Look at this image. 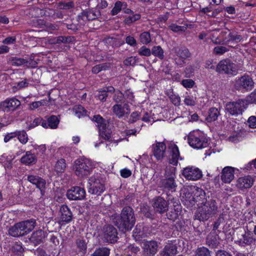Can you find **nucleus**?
I'll list each match as a JSON object with an SVG mask.
<instances>
[{
    "instance_id": "nucleus-3",
    "label": "nucleus",
    "mask_w": 256,
    "mask_h": 256,
    "mask_svg": "<svg viewBox=\"0 0 256 256\" xmlns=\"http://www.w3.org/2000/svg\"><path fill=\"white\" fill-rule=\"evenodd\" d=\"M188 142L190 146L196 149L205 148L208 145L206 134L199 130L191 132L188 136Z\"/></svg>"
},
{
    "instance_id": "nucleus-42",
    "label": "nucleus",
    "mask_w": 256,
    "mask_h": 256,
    "mask_svg": "<svg viewBox=\"0 0 256 256\" xmlns=\"http://www.w3.org/2000/svg\"><path fill=\"white\" fill-rule=\"evenodd\" d=\"M152 54L162 60L164 58V52L160 46H154L152 48L151 50Z\"/></svg>"
},
{
    "instance_id": "nucleus-4",
    "label": "nucleus",
    "mask_w": 256,
    "mask_h": 256,
    "mask_svg": "<svg viewBox=\"0 0 256 256\" xmlns=\"http://www.w3.org/2000/svg\"><path fill=\"white\" fill-rule=\"evenodd\" d=\"M94 167V164L91 160L84 158L75 160L74 169L77 176L83 178L90 174Z\"/></svg>"
},
{
    "instance_id": "nucleus-22",
    "label": "nucleus",
    "mask_w": 256,
    "mask_h": 256,
    "mask_svg": "<svg viewBox=\"0 0 256 256\" xmlns=\"http://www.w3.org/2000/svg\"><path fill=\"white\" fill-rule=\"evenodd\" d=\"M192 192L196 204L197 203L198 206L201 204V202H204L208 198L204 190L201 188L194 187Z\"/></svg>"
},
{
    "instance_id": "nucleus-62",
    "label": "nucleus",
    "mask_w": 256,
    "mask_h": 256,
    "mask_svg": "<svg viewBox=\"0 0 256 256\" xmlns=\"http://www.w3.org/2000/svg\"><path fill=\"white\" fill-rule=\"evenodd\" d=\"M140 119V116L138 112H133L130 116L129 123L132 124Z\"/></svg>"
},
{
    "instance_id": "nucleus-28",
    "label": "nucleus",
    "mask_w": 256,
    "mask_h": 256,
    "mask_svg": "<svg viewBox=\"0 0 256 256\" xmlns=\"http://www.w3.org/2000/svg\"><path fill=\"white\" fill-rule=\"evenodd\" d=\"M228 31L229 32V33L227 36L225 38V42L226 44H237L242 40V36L238 34L237 32H230L228 30Z\"/></svg>"
},
{
    "instance_id": "nucleus-46",
    "label": "nucleus",
    "mask_w": 256,
    "mask_h": 256,
    "mask_svg": "<svg viewBox=\"0 0 256 256\" xmlns=\"http://www.w3.org/2000/svg\"><path fill=\"white\" fill-rule=\"evenodd\" d=\"M109 68L106 64H101L94 66L92 70V72L95 74H98L102 70H106Z\"/></svg>"
},
{
    "instance_id": "nucleus-12",
    "label": "nucleus",
    "mask_w": 256,
    "mask_h": 256,
    "mask_svg": "<svg viewBox=\"0 0 256 256\" xmlns=\"http://www.w3.org/2000/svg\"><path fill=\"white\" fill-rule=\"evenodd\" d=\"M182 176L188 180H196L202 176L201 170L194 166H187L184 168Z\"/></svg>"
},
{
    "instance_id": "nucleus-37",
    "label": "nucleus",
    "mask_w": 256,
    "mask_h": 256,
    "mask_svg": "<svg viewBox=\"0 0 256 256\" xmlns=\"http://www.w3.org/2000/svg\"><path fill=\"white\" fill-rule=\"evenodd\" d=\"M220 114V113L218 108H212L209 110L208 114L207 116L206 120L208 122H214L218 119Z\"/></svg>"
},
{
    "instance_id": "nucleus-13",
    "label": "nucleus",
    "mask_w": 256,
    "mask_h": 256,
    "mask_svg": "<svg viewBox=\"0 0 256 256\" xmlns=\"http://www.w3.org/2000/svg\"><path fill=\"white\" fill-rule=\"evenodd\" d=\"M67 198L70 200H81L86 196L85 190L79 186H74L67 191Z\"/></svg>"
},
{
    "instance_id": "nucleus-53",
    "label": "nucleus",
    "mask_w": 256,
    "mask_h": 256,
    "mask_svg": "<svg viewBox=\"0 0 256 256\" xmlns=\"http://www.w3.org/2000/svg\"><path fill=\"white\" fill-rule=\"evenodd\" d=\"M229 49L224 46H216L213 50L214 54L218 55H222L228 52Z\"/></svg>"
},
{
    "instance_id": "nucleus-20",
    "label": "nucleus",
    "mask_w": 256,
    "mask_h": 256,
    "mask_svg": "<svg viewBox=\"0 0 256 256\" xmlns=\"http://www.w3.org/2000/svg\"><path fill=\"white\" fill-rule=\"evenodd\" d=\"M153 207L154 210L160 214L166 212L168 210L167 202L160 196H158L154 199Z\"/></svg>"
},
{
    "instance_id": "nucleus-35",
    "label": "nucleus",
    "mask_w": 256,
    "mask_h": 256,
    "mask_svg": "<svg viewBox=\"0 0 256 256\" xmlns=\"http://www.w3.org/2000/svg\"><path fill=\"white\" fill-rule=\"evenodd\" d=\"M206 244L211 248H216L220 244L218 236L214 234H209L206 238Z\"/></svg>"
},
{
    "instance_id": "nucleus-26",
    "label": "nucleus",
    "mask_w": 256,
    "mask_h": 256,
    "mask_svg": "<svg viewBox=\"0 0 256 256\" xmlns=\"http://www.w3.org/2000/svg\"><path fill=\"white\" fill-rule=\"evenodd\" d=\"M22 227L24 236L32 232L36 226V221L34 219H30L20 222Z\"/></svg>"
},
{
    "instance_id": "nucleus-60",
    "label": "nucleus",
    "mask_w": 256,
    "mask_h": 256,
    "mask_svg": "<svg viewBox=\"0 0 256 256\" xmlns=\"http://www.w3.org/2000/svg\"><path fill=\"white\" fill-rule=\"evenodd\" d=\"M248 103H256V89H255L252 92H251L244 100Z\"/></svg>"
},
{
    "instance_id": "nucleus-43",
    "label": "nucleus",
    "mask_w": 256,
    "mask_h": 256,
    "mask_svg": "<svg viewBox=\"0 0 256 256\" xmlns=\"http://www.w3.org/2000/svg\"><path fill=\"white\" fill-rule=\"evenodd\" d=\"M48 122L49 128L54 129L57 128L60 120L57 116L52 115L48 118Z\"/></svg>"
},
{
    "instance_id": "nucleus-17",
    "label": "nucleus",
    "mask_w": 256,
    "mask_h": 256,
    "mask_svg": "<svg viewBox=\"0 0 256 256\" xmlns=\"http://www.w3.org/2000/svg\"><path fill=\"white\" fill-rule=\"evenodd\" d=\"M100 16V12L97 10H90L83 11L80 15L78 16L77 20L78 22L81 23V21L84 22L86 20H93Z\"/></svg>"
},
{
    "instance_id": "nucleus-49",
    "label": "nucleus",
    "mask_w": 256,
    "mask_h": 256,
    "mask_svg": "<svg viewBox=\"0 0 256 256\" xmlns=\"http://www.w3.org/2000/svg\"><path fill=\"white\" fill-rule=\"evenodd\" d=\"M17 136L20 142L22 144H26L28 140V136L24 130L16 132Z\"/></svg>"
},
{
    "instance_id": "nucleus-34",
    "label": "nucleus",
    "mask_w": 256,
    "mask_h": 256,
    "mask_svg": "<svg viewBox=\"0 0 256 256\" xmlns=\"http://www.w3.org/2000/svg\"><path fill=\"white\" fill-rule=\"evenodd\" d=\"M8 234L13 237H19L23 236L22 227L20 222L15 224L10 227L8 230Z\"/></svg>"
},
{
    "instance_id": "nucleus-33",
    "label": "nucleus",
    "mask_w": 256,
    "mask_h": 256,
    "mask_svg": "<svg viewBox=\"0 0 256 256\" xmlns=\"http://www.w3.org/2000/svg\"><path fill=\"white\" fill-rule=\"evenodd\" d=\"M8 63L12 66H20L22 65L28 66V64H30L29 60L24 58L18 57H10L8 59Z\"/></svg>"
},
{
    "instance_id": "nucleus-24",
    "label": "nucleus",
    "mask_w": 256,
    "mask_h": 256,
    "mask_svg": "<svg viewBox=\"0 0 256 256\" xmlns=\"http://www.w3.org/2000/svg\"><path fill=\"white\" fill-rule=\"evenodd\" d=\"M60 219L62 222L68 223L72 220V212L66 205H62L60 208Z\"/></svg>"
},
{
    "instance_id": "nucleus-14",
    "label": "nucleus",
    "mask_w": 256,
    "mask_h": 256,
    "mask_svg": "<svg viewBox=\"0 0 256 256\" xmlns=\"http://www.w3.org/2000/svg\"><path fill=\"white\" fill-rule=\"evenodd\" d=\"M154 156L158 160H162L166 155V146L164 142H156L152 146Z\"/></svg>"
},
{
    "instance_id": "nucleus-55",
    "label": "nucleus",
    "mask_w": 256,
    "mask_h": 256,
    "mask_svg": "<svg viewBox=\"0 0 256 256\" xmlns=\"http://www.w3.org/2000/svg\"><path fill=\"white\" fill-rule=\"evenodd\" d=\"M72 37L60 36L56 38L55 42L56 44L68 43L72 41Z\"/></svg>"
},
{
    "instance_id": "nucleus-57",
    "label": "nucleus",
    "mask_w": 256,
    "mask_h": 256,
    "mask_svg": "<svg viewBox=\"0 0 256 256\" xmlns=\"http://www.w3.org/2000/svg\"><path fill=\"white\" fill-rule=\"evenodd\" d=\"M138 60V58L136 56H130L127 58L124 61V64L126 66H134Z\"/></svg>"
},
{
    "instance_id": "nucleus-7",
    "label": "nucleus",
    "mask_w": 256,
    "mask_h": 256,
    "mask_svg": "<svg viewBox=\"0 0 256 256\" xmlns=\"http://www.w3.org/2000/svg\"><path fill=\"white\" fill-rule=\"evenodd\" d=\"M248 106V104L244 100H238L236 102L227 103L226 110L231 115L237 116L242 114Z\"/></svg>"
},
{
    "instance_id": "nucleus-1",
    "label": "nucleus",
    "mask_w": 256,
    "mask_h": 256,
    "mask_svg": "<svg viewBox=\"0 0 256 256\" xmlns=\"http://www.w3.org/2000/svg\"><path fill=\"white\" fill-rule=\"evenodd\" d=\"M111 220L119 230L122 232L130 230L136 223L134 210L128 206H124L120 214H112Z\"/></svg>"
},
{
    "instance_id": "nucleus-6",
    "label": "nucleus",
    "mask_w": 256,
    "mask_h": 256,
    "mask_svg": "<svg viewBox=\"0 0 256 256\" xmlns=\"http://www.w3.org/2000/svg\"><path fill=\"white\" fill-rule=\"evenodd\" d=\"M235 242L240 246L255 244L256 239L250 232L246 231L244 228H240L236 234Z\"/></svg>"
},
{
    "instance_id": "nucleus-10",
    "label": "nucleus",
    "mask_w": 256,
    "mask_h": 256,
    "mask_svg": "<svg viewBox=\"0 0 256 256\" xmlns=\"http://www.w3.org/2000/svg\"><path fill=\"white\" fill-rule=\"evenodd\" d=\"M254 86L252 79L248 75H244L236 79L234 84V87L236 90H251Z\"/></svg>"
},
{
    "instance_id": "nucleus-32",
    "label": "nucleus",
    "mask_w": 256,
    "mask_h": 256,
    "mask_svg": "<svg viewBox=\"0 0 256 256\" xmlns=\"http://www.w3.org/2000/svg\"><path fill=\"white\" fill-rule=\"evenodd\" d=\"M182 200L184 204L188 208H192L196 204L193 192H185L182 197Z\"/></svg>"
},
{
    "instance_id": "nucleus-50",
    "label": "nucleus",
    "mask_w": 256,
    "mask_h": 256,
    "mask_svg": "<svg viewBox=\"0 0 256 256\" xmlns=\"http://www.w3.org/2000/svg\"><path fill=\"white\" fill-rule=\"evenodd\" d=\"M76 115L79 118L81 116H86V111L82 106H76L74 108Z\"/></svg>"
},
{
    "instance_id": "nucleus-61",
    "label": "nucleus",
    "mask_w": 256,
    "mask_h": 256,
    "mask_svg": "<svg viewBox=\"0 0 256 256\" xmlns=\"http://www.w3.org/2000/svg\"><path fill=\"white\" fill-rule=\"evenodd\" d=\"M107 91L106 90H100L98 92L96 96L102 102H106L108 97Z\"/></svg>"
},
{
    "instance_id": "nucleus-15",
    "label": "nucleus",
    "mask_w": 256,
    "mask_h": 256,
    "mask_svg": "<svg viewBox=\"0 0 256 256\" xmlns=\"http://www.w3.org/2000/svg\"><path fill=\"white\" fill-rule=\"evenodd\" d=\"M27 180L35 185L40 190L42 196H44L46 186V181L44 179L36 175L30 174L28 176Z\"/></svg>"
},
{
    "instance_id": "nucleus-40",
    "label": "nucleus",
    "mask_w": 256,
    "mask_h": 256,
    "mask_svg": "<svg viewBox=\"0 0 256 256\" xmlns=\"http://www.w3.org/2000/svg\"><path fill=\"white\" fill-rule=\"evenodd\" d=\"M127 6L126 2H122L120 1H116L114 4V7L111 10V14L112 16L117 14L123 8Z\"/></svg>"
},
{
    "instance_id": "nucleus-51",
    "label": "nucleus",
    "mask_w": 256,
    "mask_h": 256,
    "mask_svg": "<svg viewBox=\"0 0 256 256\" xmlns=\"http://www.w3.org/2000/svg\"><path fill=\"white\" fill-rule=\"evenodd\" d=\"M140 18V16L139 14H134L132 16H130L126 18L124 20V22L129 25L132 22L138 20Z\"/></svg>"
},
{
    "instance_id": "nucleus-25",
    "label": "nucleus",
    "mask_w": 256,
    "mask_h": 256,
    "mask_svg": "<svg viewBox=\"0 0 256 256\" xmlns=\"http://www.w3.org/2000/svg\"><path fill=\"white\" fill-rule=\"evenodd\" d=\"M45 237L46 233L43 230H36L32 234L30 241L34 246H36L42 242Z\"/></svg>"
},
{
    "instance_id": "nucleus-54",
    "label": "nucleus",
    "mask_w": 256,
    "mask_h": 256,
    "mask_svg": "<svg viewBox=\"0 0 256 256\" xmlns=\"http://www.w3.org/2000/svg\"><path fill=\"white\" fill-rule=\"evenodd\" d=\"M138 52L142 56H150L152 54L151 50L145 46H142L138 50Z\"/></svg>"
},
{
    "instance_id": "nucleus-8",
    "label": "nucleus",
    "mask_w": 256,
    "mask_h": 256,
    "mask_svg": "<svg viewBox=\"0 0 256 256\" xmlns=\"http://www.w3.org/2000/svg\"><path fill=\"white\" fill-rule=\"evenodd\" d=\"M100 236L104 242L114 244L118 240L117 230L111 225L104 226Z\"/></svg>"
},
{
    "instance_id": "nucleus-2",
    "label": "nucleus",
    "mask_w": 256,
    "mask_h": 256,
    "mask_svg": "<svg viewBox=\"0 0 256 256\" xmlns=\"http://www.w3.org/2000/svg\"><path fill=\"white\" fill-rule=\"evenodd\" d=\"M218 212V204L214 197L208 196L207 200L201 202L195 214V218L200 221L207 220Z\"/></svg>"
},
{
    "instance_id": "nucleus-59",
    "label": "nucleus",
    "mask_w": 256,
    "mask_h": 256,
    "mask_svg": "<svg viewBox=\"0 0 256 256\" xmlns=\"http://www.w3.org/2000/svg\"><path fill=\"white\" fill-rule=\"evenodd\" d=\"M170 102L176 106H178L180 104V98L178 95L172 94L169 96Z\"/></svg>"
},
{
    "instance_id": "nucleus-47",
    "label": "nucleus",
    "mask_w": 256,
    "mask_h": 256,
    "mask_svg": "<svg viewBox=\"0 0 256 256\" xmlns=\"http://www.w3.org/2000/svg\"><path fill=\"white\" fill-rule=\"evenodd\" d=\"M92 120L98 124V126L99 128L102 129L104 126H106L104 120L100 115L94 116Z\"/></svg>"
},
{
    "instance_id": "nucleus-52",
    "label": "nucleus",
    "mask_w": 256,
    "mask_h": 256,
    "mask_svg": "<svg viewBox=\"0 0 256 256\" xmlns=\"http://www.w3.org/2000/svg\"><path fill=\"white\" fill-rule=\"evenodd\" d=\"M196 98L192 96L187 95L185 96L184 103L188 106H194L196 104Z\"/></svg>"
},
{
    "instance_id": "nucleus-45",
    "label": "nucleus",
    "mask_w": 256,
    "mask_h": 256,
    "mask_svg": "<svg viewBox=\"0 0 256 256\" xmlns=\"http://www.w3.org/2000/svg\"><path fill=\"white\" fill-rule=\"evenodd\" d=\"M140 42L146 44L151 42L150 34L148 32H144L142 33L140 36Z\"/></svg>"
},
{
    "instance_id": "nucleus-56",
    "label": "nucleus",
    "mask_w": 256,
    "mask_h": 256,
    "mask_svg": "<svg viewBox=\"0 0 256 256\" xmlns=\"http://www.w3.org/2000/svg\"><path fill=\"white\" fill-rule=\"evenodd\" d=\"M100 135L106 140H109L110 138V133L106 130V126L102 129L99 128Z\"/></svg>"
},
{
    "instance_id": "nucleus-19",
    "label": "nucleus",
    "mask_w": 256,
    "mask_h": 256,
    "mask_svg": "<svg viewBox=\"0 0 256 256\" xmlns=\"http://www.w3.org/2000/svg\"><path fill=\"white\" fill-rule=\"evenodd\" d=\"M176 178H163L160 182V187L166 191L175 192L177 187Z\"/></svg>"
},
{
    "instance_id": "nucleus-18",
    "label": "nucleus",
    "mask_w": 256,
    "mask_h": 256,
    "mask_svg": "<svg viewBox=\"0 0 256 256\" xmlns=\"http://www.w3.org/2000/svg\"><path fill=\"white\" fill-rule=\"evenodd\" d=\"M158 245L154 240L146 241L143 244V251L146 256H154L158 252Z\"/></svg>"
},
{
    "instance_id": "nucleus-11",
    "label": "nucleus",
    "mask_w": 256,
    "mask_h": 256,
    "mask_svg": "<svg viewBox=\"0 0 256 256\" xmlns=\"http://www.w3.org/2000/svg\"><path fill=\"white\" fill-rule=\"evenodd\" d=\"M21 105L20 102L14 97L8 98L0 103V108L4 112H14Z\"/></svg>"
},
{
    "instance_id": "nucleus-9",
    "label": "nucleus",
    "mask_w": 256,
    "mask_h": 256,
    "mask_svg": "<svg viewBox=\"0 0 256 256\" xmlns=\"http://www.w3.org/2000/svg\"><path fill=\"white\" fill-rule=\"evenodd\" d=\"M88 192L93 194L100 195L105 190L104 185L98 175L91 176L88 180Z\"/></svg>"
},
{
    "instance_id": "nucleus-21",
    "label": "nucleus",
    "mask_w": 256,
    "mask_h": 256,
    "mask_svg": "<svg viewBox=\"0 0 256 256\" xmlns=\"http://www.w3.org/2000/svg\"><path fill=\"white\" fill-rule=\"evenodd\" d=\"M254 182L253 178L250 176L240 177L237 180L236 186L242 190L247 189L252 186Z\"/></svg>"
},
{
    "instance_id": "nucleus-44",
    "label": "nucleus",
    "mask_w": 256,
    "mask_h": 256,
    "mask_svg": "<svg viewBox=\"0 0 256 256\" xmlns=\"http://www.w3.org/2000/svg\"><path fill=\"white\" fill-rule=\"evenodd\" d=\"M66 168V164L65 160L61 158L58 160L55 165V170L57 172H64Z\"/></svg>"
},
{
    "instance_id": "nucleus-39",
    "label": "nucleus",
    "mask_w": 256,
    "mask_h": 256,
    "mask_svg": "<svg viewBox=\"0 0 256 256\" xmlns=\"http://www.w3.org/2000/svg\"><path fill=\"white\" fill-rule=\"evenodd\" d=\"M110 250L106 247H100L96 248L94 253L92 256H109Z\"/></svg>"
},
{
    "instance_id": "nucleus-23",
    "label": "nucleus",
    "mask_w": 256,
    "mask_h": 256,
    "mask_svg": "<svg viewBox=\"0 0 256 256\" xmlns=\"http://www.w3.org/2000/svg\"><path fill=\"white\" fill-rule=\"evenodd\" d=\"M234 168L231 166H226L223 168L222 172L221 178L225 183H230L234 178Z\"/></svg>"
},
{
    "instance_id": "nucleus-64",
    "label": "nucleus",
    "mask_w": 256,
    "mask_h": 256,
    "mask_svg": "<svg viewBox=\"0 0 256 256\" xmlns=\"http://www.w3.org/2000/svg\"><path fill=\"white\" fill-rule=\"evenodd\" d=\"M247 124L248 126L251 128H256V116H250L248 121Z\"/></svg>"
},
{
    "instance_id": "nucleus-29",
    "label": "nucleus",
    "mask_w": 256,
    "mask_h": 256,
    "mask_svg": "<svg viewBox=\"0 0 256 256\" xmlns=\"http://www.w3.org/2000/svg\"><path fill=\"white\" fill-rule=\"evenodd\" d=\"M132 236L136 240H140L146 236V232L142 224H138L133 230Z\"/></svg>"
},
{
    "instance_id": "nucleus-16",
    "label": "nucleus",
    "mask_w": 256,
    "mask_h": 256,
    "mask_svg": "<svg viewBox=\"0 0 256 256\" xmlns=\"http://www.w3.org/2000/svg\"><path fill=\"white\" fill-rule=\"evenodd\" d=\"M113 113L118 118H122L130 113V108L127 102L116 104L112 107Z\"/></svg>"
},
{
    "instance_id": "nucleus-63",
    "label": "nucleus",
    "mask_w": 256,
    "mask_h": 256,
    "mask_svg": "<svg viewBox=\"0 0 256 256\" xmlns=\"http://www.w3.org/2000/svg\"><path fill=\"white\" fill-rule=\"evenodd\" d=\"M74 6V2H70L66 3L65 2H60L58 4V7L60 9L68 10L73 8Z\"/></svg>"
},
{
    "instance_id": "nucleus-58",
    "label": "nucleus",
    "mask_w": 256,
    "mask_h": 256,
    "mask_svg": "<svg viewBox=\"0 0 256 256\" xmlns=\"http://www.w3.org/2000/svg\"><path fill=\"white\" fill-rule=\"evenodd\" d=\"M169 28L174 32H185L186 30V27L184 26H180L176 24H172L169 26Z\"/></svg>"
},
{
    "instance_id": "nucleus-48",
    "label": "nucleus",
    "mask_w": 256,
    "mask_h": 256,
    "mask_svg": "<svg viewBox=\"0 0 256 256\" xmlns=\"http://www.w3.org/2000/svg\"><path fill=\"white\" fill-rule=\"evenodd\" d=\"M12 252L16 255L20 256L24 252V249L22 248V244L16 242L12 247Z\"/></svg>"
},
{
    "instance_id": "nucleus-31",
    "label": "nucleus",
    "mask_w": 256,
    "mask_h": 256,
    "mask_svg": "<svg viewBox=\"0 0 256 256\" xmlns=\"http://www.w3.org/2000/svg\"><path fill=\"white\" fill-rule=\"evenodd\" d=\"M20 162L26 165H32L36 162L37 158L34 154H32L30 151H28L22 157Z\"/></svg>"
},
{
    "instance_id": "nucleus-36",
    "label": "nucleus",
    "mask_w": 256,
    "mask_h": 256,
    "mask_svg": "<svg viewBox=\"0 0 256 256\" xmlns=\"http://www.w3.org/2000/svg\"><path fill=\"white\" fill-rule=\"evenodd\" d=\"M174 52L176 54L177 56L182 59H186L190 56L191 54L188 50L186 47H181L180 48H174Z\"/></svg>"
},
{
    "instance_id": "nucleus-27",
    "label": "nucleus",
    "mask_w": 256,
    "mask_h": 256,
    "mask_svg": "<svg viewBox=\"0 0 256 256\" xmlns=\"http://www.w3.org/2000/svg\"><path fill=\"white\" fill-rule=\"evenodd\" d=\"M171 154L169 158V162L174 166H176L180 157V152L178 146L174 144H172L169 146Z\"/></svg>"
},
{
    "instance_id": "nucleus-30",
    "label": "nucleus",
    "mask_w": 256,
    "mask_h": 256,
    "mask_svg": "<svg viewBox=\"0 0 256 256\" xmlns=\"http://www.w3.org/2000/svg\"><path fill=\"white\" fill-rule=\"evenodd\" d=\"M177 247L176 245L169 244H166L158 256H173L176 254Z\"/></svg>"
},
{
    "instance_id": "nucleus-41",
    "label": "nucleus",
    "mask_w": 256,
    "mask_h": 256,
    "mask_svg": "<svg viewBox=\"0 0 256 256\" xmlns=\"http://www.w3.org/2000/svg\"><path fill=\"white\" fill-rule=\"evenodd\" d=\"M126 97L124 94H123L120 90H116L113 96V100L116 104L126 103Z\"/></svg>"
},
{
    "instance_id": "nucleus-5",
    "label": "nucleus",
    "mask_w": 256,
    "mask_h": 256,
    "mask_svg": "<svg viewBox=\"0 0 256 256\" xmlns=\"http://www.w3.org/2000/svg\"><path fill=\"white\" fill-rule=\"evenodd\" d=\"M239 70L238 66L228 58L220 60L216 68V70L218 72L231 75H236Z\"/></svg>"
},
{
    "instance_id": "nucleus-38",
    "label": "nucleus",
    "mask_w": 256,
    "mask_h": 256,
    "mask_svg": "<svg viewBox=\"0 0 256 256\" xmlns=\"http://www.w3.org/2000/svg\"><path fill=\"white\" fill-rule=\"evenodd\" d=\"M176 168L174 166L168 165L165 168L164 178H176Z\"/></svg>"
}]
</instances>
